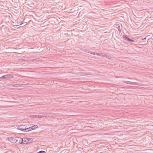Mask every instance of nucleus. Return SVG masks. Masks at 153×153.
I'll list each match as a JSON object with an SVG mask.
<instances>
[{"label":"nucleus","mask_w":153,"mask_h":153,"mask_svg":"<svg viewBox=\"0 0 153 153\" xmlns=\"http://www.w3.org/2000/svg\"><path fill=\"white\" fill-rule=\"evenodd\" d=\"M22 24H23V23H21V24H20V25H22Z\"/></svg>","instance_id":"nucleus-21"},{"label":"nucleus","mask_w":153,"mask_h":153,"mask_svg":"<svg viewBox=\"0 0 153 153\" xmlns=\"http://www.w3.org/2000/svg\"><path fill=\"white\" fill-rule=\"evenodd\" d=\"M118 25V27H117L119 31L120 32H121V29L120 28V25Z\"/></svg>","instance_id":"nucleus-12"},{"label":"nucleus","mask_w":153,"mask_h":153,"mask_svg":"<svg viewBox=\"0 0 153 153\" xmlns=\"http://www.w3.org/2000/svg\"><path fill=\"white\" fill-rule=\"evenodd\" d=\"M46 152L43 151H40L37 152V153H45Z\"/></svg>","instance_id":"nucleus-15"},{"label":"nucleus","mask_w":153,"mask_h":153,"mask_svg":"<svg viewBox=\"0 0 153 153\" xmlns=\"http://www.w3.org/2000/svg\"><path fill=\"white\" fill-rule=\"evenodd\" d=\"M22 141L23 142V143L22 144H27L29 143V142H28V140H27V138H22Z\"/></svg>","instance_id":"nucleus-4"},{"label":"nucleus","mask_w":153,"mask_h":153,"mask_svg":"<svg viewBox=\"0 0 153 153\" xmlns=\"http://www.w3.org/2000/svg\"><path fill=\"white\" fill-rule=\"evenodd\" d=\"M32 130H33V128H32L31 126L27 128H26V127H25V131H29Z\"/></svg>","instance_id":"nucleus-7"},{"label":"nucleus","mask_w":153,"mask_h":153,"mask_svg":"<svg viewBox=\"0 0 153 153\" xmlns=\"http://www.w3.org/2000/svg\"><path fill=\"white\" fill-rule=\"evenodd\" d=\"M27 140H28V142H29V143H30L31 142L33 141V139L32 138H27Z\"/></svg>","instance_id":"nucleus-10"},{"label":"nucleus","mask_w":153,"mask_h":153,"mask_svg":"<svg viewBox=\"0 0 153 153\" xmlns=\"http://www.w3.org/2000/svg\"><path fill=\"white\" fill-rule=\"evenodd\" d=\"M32 128H33V130L35 129L36 128H38V126L36 125H35L33 126H31Z\"/></svg>","instance_id":"nucleus-8"},{"label":"nucleus","mask_w":153,"mask_h":153,"mask_svg":"<svg viewBox=\"0 0 153 153\" xmlns=\"http://www.w3.org/2000/svg\"><path fill=\"white\" fill-rule=\"evenodd\" d=\"M37 117L38 118H42V117L41 115H37Z\"/></svg>","instance_id":"nucleus-17"},{"label":"nucleus","mask_w":153,"mask_h":153,"mask_svg":"<svg viewBox=\"0 0 153 153\" xmlns=\"http://www.w3.org/2000/svg\"><path fill=\"white\" fill-rule=\"evenodd\" d=\"M107 58H109V56L108 55H107Z\"/></svg>","instance_id":"nucleus-20"},{"label":"nucleus","mask_w":153,"mask_h":153,"mask_svg":"<svg viewBox=\"0 0 153 153\" xmlns=\"http://www.w3.org/2000/svg\"><path fill=\"white\" fill-rule=\"evenodd\" d=\"M123 39L127 41H128L130 42H135V41L134 39H132L129 38L128 36L126 35H123Z\"/></svg>","instance_id":"nucleus-3"},{"label":"nucleus","mask_w":153,"mask_h":153,"mask_svg":"<svg viewBox=\"0 0 153 153\" xmlns=\"http://www.w3.org/2000/svg\"><path fill=\"white\" fill-rule=\"evenodd\" d=\"M31 117H33V118H37V115H31Z\"/></svg>","instance_id":"nucleus-16"},{"label":"nucleus","mask_w":153,"mask_h":153,"mask_svg":"<svg viewBox=\"0 0 153 153\" xmlns=\"http://www.w3.org/2000/svg\"><path fill=\"white\" fill-rule=\"evenodd\" d=\"M123 82L125 83L128 84H130V82L129 81H123Z\"/></svg>","instance_id":"nucleus-13"},{"label":"nucleus","mask_w":153,"mask_h":153,"mask_svg":"<svg viewBox=\"0 0 153 153\" xmlns=\"http://www.w3.org/2000/svg\"><path fill=\"white\" fill-rule=\"evenodd\" d=\"M14 76L13 75L11 74H6L0 77V79H8L13 78Z\"/></svg>","instance_id":"nucleus-2"},{"label":"nucleus","mask_w":153,"mask_h":153,"mask_svg":"<svg viewBox=\"0 0 153 153\" xmlns=\"http://www.w3.org/2000/svg\"><path fill=\"white\" fill-rule=\"evenodd\" d=\"M96 54L100 56L107 57V55L104 53H96Z\"/></svg>","instance_id":"nucleus-6"},{"label":"nucleus","mask_w":153,"mask_h":153,"mask_svg":"<svg viewBox=\"0 0 153 153\" xmlns=\"http://www.w3.org/2000/svg\"><path fill=\"white\" fill-rule=\"evenodd\" d=\"M11 86L13 87H19L21 86H20V85L17 84H15L14 85H12Z\"/></svg>","instance_id":"nucleus-9"},{"label":"nucleus","mask_w":153,"mask_h":153,"mask_svg":"<svg viewBox=\"0 0 153 153\" xmlns=\"http://www.w3.org/2000/svg\"><path fill=\"white\" fill-rule=\"evenodd\" d=\"M130 84L137 85L138 83L137 82H131Z\"/></svg>","instance_id":"nucleus-11"},{"label":"nucleus","mask_w":153,"mask_h":153,"mask_svg":"<svg viewBox=\"0 0 153 153\" xmlns=\"http://www.w3.org/2000/svg\"><path fill=\"white\" fill-rule=\"evenodd\" d=\"M146 39V37L145 38L142 39V40L143 41V40H145Z\"/></svg>","instance_id":"nucleus-19"},{"label":"nucleus","mask_w":153,"mask_h":153,"mask_svg":"<svg viewBox=\"0 0 153 153\" xmlns=\"http://www.w3.org/2000/svg\"><path fill=\"white\" fill-rule=\"evenodd\" d=\"M42 116V117H46L47 115L45 114H41Z\"/></svg>","instance_id":"nucleus-14"},{"label":"nucleus","mask_w":153,"mask_h":153,"mask_svg":"<svg viewBox=\"0 0 153 153\" xmlns=\"http://www.w3.org/2000/svg\"><path fill=\"white\" fill-rule=\"evenodd\" d=\"M9 141L13 143H16L17 144H22L23 143L22 139L19 137H10L8 138Z\"/></svg>","instance_id":"nucleus-1"},{"label":"nucleus","mask_w":153,"mask_h":153,"mask_svg":"<svg viewBox=\"0 0 153 153\" xmlns=\"http://www.w3.org/2000/svg\"><path fill=\"white\" fill-rule=\"evenodd\" d=\"M96 52H92L91 53L93 55H95L96 54Z\"/></svg>","instance_id":"nucleus-18"},{"label":"nucleus","mask_w":153,"mask_h":153,"mask_svg":"<svg viewBox=\"0 0 153 153\" xmlns=\"http://www.w3.org/2000/svg\"><path fill=\"white\" fill-rule=\"evenodd\" d=\"M17 129L24 131H25V127L24 126H21L19 128H17Z\"/></svg>","instance_id":"nucleus-5"}]
</instances>
